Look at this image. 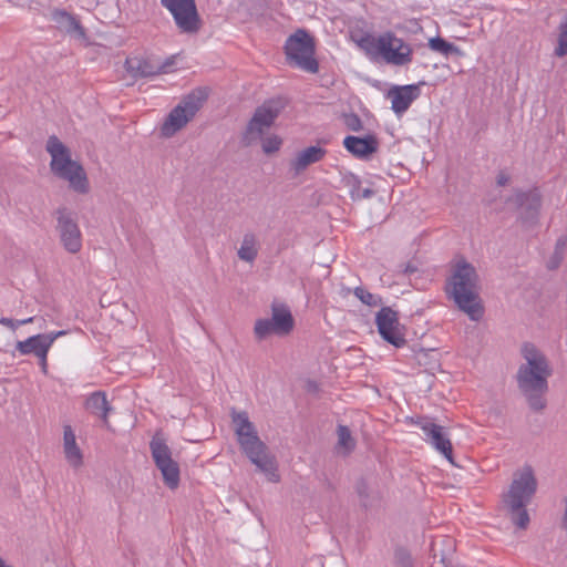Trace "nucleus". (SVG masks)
<instances>
[{
    "label": "nucleus",
    "instance_id": "f257e3e1",
    "mask_svg": "<svg viewBox=\"0 0 567 567\" xmlns=\"http://www.w3.org/2000/svg\"><path fill=\"white\" fill-rule=\"evenodd\" d=\"M520 352L524 363L516 373L518 389L532 410L543 411L547 404L545 396L553 370L546 355L535 344L524 343Z\"/></svg>",
    "mask_w": 567,
    "mask_h": 567
},
{
    "label": "nucleus",
    "instance_id": "f03ea898",
    "mask_svg": "<svg viewBox=\"0 0 567 567\" xmlns=\"http://www.w3.org/2000/svg\"><path fill=\"white\" fill-rule=\"evenodd\" d=\"M234 431L241 452L271 483H278V463L276 456L270 453L268 446L260 440L254 423L246 411L230 412Z\"/></svg>",
    "mask_w": 567,
    "mask_h": 567
},
{
    "label": "nucleus",
    "instance_id": "7ed1b4c3",
    "mask_svg": "<svg viewBox=\"0 0 567 567\" xmlns=\"http://www.w3.org/2000/svg\"><path fill=\"white\" fill-rule=\"evenodd\" d=\"M446 293L470 319L478 321L484 313L480 300V277L475 267L465 259L457 260L446 281Z\"/></svg>",
    "mask_w": 567,
    "mask_h": 567
},
{
    "label": "nucleus",
    "instance_id": "20e7f679",
    "mask_svg": "<svg viewBox=\"0 0 567 567\" xmlns=\"http://www.w3.org/2000/svg\"><path fill=\"white\" fill-rule=\"evenodd\" d=\"M45 151L51 156L50 169L53 175L68 182L74 192L86 194L90 189L86 173L78 161L72 159L70 148L52 135L47 141Z\"/></svg>",
    "mask_w": 567,
    "mask_h": 567
},
{
    "label": "nucleus",
    "instance_id": "39448f33",
    "mask_svg": "<svg viewBox=\"0 0 567 567\" xmlns=\"http://www.w3.org/2000/svg\"><path fill=\"white\" fill-rule=\"evenodd\" d=\"M537 491V480L530 465H524L513 475L508 492L504 495V503L512 514V522L519 528L529 524L526 506L530 503Z\"/></svg>",
    "mask_w": 567,
    "mask_h": 567
},
{
    "label": "nucleus",
    "instance_id": "423d86ee",
    "mask_svg": "<svg viewBox=\"0 0 567 567\" xmlns=\"http://www.w3.org/2000/svg\"><path fill=\"white\" fill-rule=\"evenodd\" d=\"M359 45L372 59L380 60L389 65L404 66L412 62L413 50L411 45L391 31L379 35H364L360 39Z\"/></svg>",
    "mask_w": 567,
    "mask_h": 567
},
{
    "label": "nucleus",
    "instance_id": "0eeeda50",
    "mask_svg": "<svg viewBox=\"0 0 567 567\" xmlns=\"http://www.w3.org/2000/svg\"><path fill=\"white\" fill-rule=\"evenodd\" d=\"M285 53L290 65L309 73H317L319 64L315 59V42L302 29L291 34L285 43Z\"/></svg>",
    "mask_w": 567,
    "mask_h": 567
},
{
    "label": "nucleus",
    "instance_id": "6e6552de",
    "mask_svg": "<svg viewBox=\"0 0 567 567\" xmlns=\"http://www.w3.org/2000/svg\"><path fill=\"white\" fill-rule=\"evenodd\" d=\"M205 95L198 91L185 96L166 116L161 125V135L172 137L189 123L203 106Z\"/></svg>",
    "mask_w": 567,
    "mask_h": 567
},
{
    "label": "nucleus",
    "instance_id": "1a4fd4ad",
    "mask_svg": "<svg viewBox=\"0 0 567 567\" xmlns=\"http://www.w3.org/2000/svg\"><path fill=\"white\" fill-rule=\"evenodd\" d=\"M150 450L166 486L172 489L176 488L179 484V466L178 463L173 460L172 451L161 433H156L152 437Z\"/></svg>",
    "mask_w": 567,
    "mask_h": 567
},
{
    "label": "nucleus",
    "instance_id": "9d476101",
    "mask_svg": "<svg viewBox=\"0 0 567 567\" xmlns=\"http://www.w3.org/2000/svg\"><path fill=\"white\" fill-rule=\"evenodd\" d=\"M177 55L165 60L155 56H130L125 61V69L133 78H152L167 74L175 70Z\"/></svg>",
    "mask_w": 567,
    "mask_h": 567
},
{
    "label": "nucleus",
    "instance_id": "9b49d317",
    "mask_svg": "<svg viewBox=\"0 0 567 567\" xmlns=\"http://www.w3.org/2000/svg\"><path fill=\"white\" fill-rule=\"evenodd\" d=\"M292 328L293 318L289 308L284 305H274L271 318L257 320L254 332L257 339L264 340L271 334L286 336Z\"/></svg>",
    "mask_w": 567,
    "mask_h": 567
},
{
    "label": "nucleus",
    "instance_id": "f8f14e48",
    "mask_svg": "<svg viewBox=\"0 0 567 567\" xmlns=\"http://www.w3.org/2000/svg\"><path fill=\"white\" fill-rule=\"evenodd\" d=\"M282 105L280 101L269 100L256 109L251 120L249 121L244 138L250 144L260 140L265 132L270 128L275 120L278 117Z\"/></svg>",
    "mask_w": 567,
    "mask_h": 567
},
{
    "label": "nucleus",
    "instance_id": "ddd939ff",
    "mask_svg": "<svg viewBox=\"0 0 567 567\" xmlns=\"http://www.w3.org/2000/svg\"><path fill=\"white\" fill-rule=\"evenodd\" d=\"M282 105L280 101L269 100L256 109L251 120L249 121L244 138L250 144L260 140L265 132L270 128L275 120L278 117Z\"/></svg>",
    "mask_w": 567,
    "mask_h": 567
},
{
    "label": "nucleus",
    "instance_id": "4468645a",
    "mask_svg": "<svg viewBox=\"0 0 567 567\" xmlns=\"http://www.w3.org/2000/svg\"><path fill=\"white\" fill-rule=\"evenodd\" d=\"M183 33H195L200 28L195 0H161Z\"/></svg>",
    "mask_w": 567,
    "mask_h": 567
},
{
    "label": "nucleus",
    "instance_id": "2eb2a0df",
    "mask_svg": "<svg viewBox=\"0 0 567 567\" xmlns=\"http://www.w3.org/2000/svg\"><path fill=\"white\" fill-rule=\"evenodd\" d=\"M56 230L63 248L70 254L82 249V233L76 219L65 208L58 210Z\"/></svg>",
    "mask_w": 567,
    "mask_h": 567
},
{
    "label": "nucleus",
    "instance_id": "dca6fc26",
    "mask_svg": "<svg viewBox=\"0 0 567 567\" xmlns=\"http://www.w3.org/2000/svg\"><path fill=\"white\" fill-rule=\"evenodd\" d=\"M415 424L423 431L425 442L452 463L453 449L445 427L429 417H419Z\"/></svg>",
    "mask_w": 567,
    "mask_h": 567
},
{
    "label": "nucleus",
    "instance_id": "f3484780",
    "mask_svg": "<svg viewBox=\"0 0 567 567\" xmlns=\"http://www.w3.org/2000/svg\"><path fill=\"white\" fill-rule=\"evenodd\" d=\"M66 334V331L60 330L54 331L50 333H40L32 337H29L28 339L23 341H18L16 349L20 352L22 355H28L33 353L37 355L40 361L43 371L47 370V357L50 348L52 347L53 342L59 338Z\"/></svg>",
    "mask_w": 567,
    "mask_h": 567
},
{
    "label": "nucleus",
    "instance_id": "a211bd4d",
    "mask_svg": "<svg viewBox=\"0 0 567 567\" xmlns=\"http://www.w3.org/2000/svg\"><path fill=\"white\" fill-rule=\"evenodd\" d=\"M375 323L380 336L395 348L405 346L406 340L400 329L398 313L390 307H382L377 316Z\"/></svg>",
    "mask_w": 567,
    "mask_h": 567
},
{
    "label": "nucleus",
    "instance_id": "6ab92c4d",
    "mask_svg": "<svg viewBox=\"0 0 567 567\" xmlns=\"http://www.w3.org/2000/svg\"><path fill=\"white\" fill-rule=\"evenodd\" d=\"M343 146L354 157L367 159L378 151L379 142L374 135H365L364 137L348 135L343 140Z\"/></svg>",
    "mask_w": 567,
    "mask_h": 567
},
{
    "label": "nucleus",
    "instance_id": "aec40b11",
    "mask_svg": "<svg viewBox=\"0 0 567 567\" xmlns=\"http://www.w3.org/2000/svg\"><path fill=\"white\" fill-rule=\"evenodd\" d=\"M420 86L410 84L394 87L389 92L392 103V110L396 115H401L408 111L411 104L420 96Z\"/></svg>",
    "mask_w": 567,
    "mask_h": 567
},
{
    "label": "nucleus",
    "instance_id": "412c9836",
    "mask_svg": "<svg viewBox=\"0 0 567 567\" xmlns=\"http://www.w3.org/2000/svg\"><path fill=\"white\" fill-rule=\"evenodd\" d=\"M516 203L519 208L520 217L525 221H534L540 208V193L537 188L516 194Z\"/></svg>",
    "mask_w": 567,
    "mask_h": 567
},
{
    "label": "nucleus",
    "instance_id": "4be33fe9",
    "mask_svg": "<svg viewBox=\"0 0 567 567\" xmlns=\"http://www.w3.org/2000/svg\"><path fill=\"white\" fill-rule=\"evenodd\" d=\"M52 20L68 34L79 40L86 41V32L75 16L65 10H54L52 12Z\"/></svg>",
    "mask_w": 567,
    "mask_h": 567
},
{
    "label": "nucleus",
    "instance_id": "5701e85b",
    "mask_svg": "<svg viewBox=\"0 0 567 567\" xmlns=\"http://www.w3.org/2000/svg\"><path fill=\"white\" fill-rule=\"evenodd\" d=\"M63 453L66 462L73 468H80L83 465V453L76 443V436L70 425L63 427Z\"/></svg>",
    "mask_w": 567,
    "mask_h": 567
},
{
    "label": "nucleus",
    "instance_id": "b1692460",
    "mask_svg": "<svg viewBox=\"0 0 567 567\" xmlns=\"http://www.w3.org/2000/svg\"><path fill=\"white\" fill-rule=\"evenodd\" d=\"M327 151L318 145L309 146L297 154L291 162V167L299 174L303 172L309 165L315 164L323 159Z\"/></svg>",
    "mask_w": 567,
    "mask_h": 567
},
{
    "label": "nucleus",
    "instance_id": "393cba45",
    "mask_svg": "<svg viewBox=\"0 0 567 567\" xmlns=\"http://www.w3.org/2000/svg\"><path fill=\"white\" fill-rule=\"evenodd\" d=\"M260 244L256 234L246 233L243 236L240 246L237 250V256L240 260L254 264L259 252Z\"/></svg>",
    "mask_w": 567,
    "mask_h": 567
},
{
    "label": "nucleus",
    "instance_id": "a878e982",
    "mask_svg": "<svg viewBox=\"0 0 567 567\" xmlns=\"http://www.w3.org/2000/svg\"><path fill=\"white\" fill-rule=\"evenodd\" d=\"M86 409L92 414L100 416L104 424L109 423L107 417L111 411V406L104 392L97 391L92 393L86 400Z\"/></svg>",
    "mask_w": 567,
    "mask_h": 567
},
{
    "label": "nucleus",
    "instance_id": "bb28decb",
    "mask_svg": "<svg viewBox=\"0 0 567 567\" xmlns=\"http://www.w3.org/2000/svg\"><path fill=\"white\" fill-rule=\"evenodd\" d=\"M338 442L336 445L337 452L342 455H348L355 447V440L352 437L350 430L346 425H339L337 430Z\"/></svg>",
    "mask_w": 567,
    "mask_h": 567
},
{
    "label": "nucleus",
    "instance_id": "cd10ccee",
    "mask_svg": "<svg viewBox=\"0 0 567 567\" xmlns=\"http://www.w3.org/2000/svg\"><path fill=\"white\" fill-rule=\"evenodd\" d=\"M429 48L435 52L442 53L445 56L450 54L457 53L458 49L451 42L445 41L444 39L436 37L432 38L429 41Z\"/></svg>",
    "mask_w": 567,
    "mask_h": 567
},
{
    "label": "nucleus",
    "instance_id": "c85d7f7f",
    "mask_svg": "<svg viewBox=\"0 0 567 567\" xmlns=\"http://www.w3.org/2000/svg\"><path fill=\"white\" fill-rule=\"evenodd\" d=\"M353 293L362 303L370 307H377L382 301L379 296L371 293L363 287L354 288Z\"/></svg>",
    "mask_w": 567,
    "mask_h": 567
},
{
    "label": "nucleus",
    "instance_id": "c756f323",
    "mask_svg": "<svg viewBox=\"0 0 567 567\" xmlns=\"http://www.w3.org/2000/svg\"><path fill=\"white\" fill-rule=\"evenodd\" d=\"M555 54L559 58L567 54V19L559 25L558 45L555 49Z\"/></svg>",
    "mask_w": 567,
    "mask_h": 567
},
{
    "label": "nucleus",
    "instance_id": "7c9ffc66",
    "mask_svg": "<svg viewBox=\"0 0 567 567\" xmlns=\"http://www.w3.org/2000/svg\"><path fill=\"white\" fill-rule=\"evenodd\" d=\"M282 140L278 135H269L262 138L261 147L264 153L272 154L280 150Z\"/></svg>",
    "mask_w": 567,
    "mask_h": 567
},
{
    "label": "nucleus",
    "instance_id": "2f4dec72",
    "mask_svg": "<svg viewBox=\"0 0 567 567\" xmlns=\"http://www.w3.org/2000/svg\"><path fill=\"white\" fill-rule=\"evenodd\" d=\"M347 186L349 187V193L351 198L353 199V193H360L361 188V181L358 176L351 174L348 177H346Z\"/></svg>",
    "mask_w": 567,
    "mask_h": 567
},
{
    "label": "nucleus",
    "instance_id": "473e14b6",
    "mask_svg": "<svg viewBox=\"0 0 567 567\" xmlns=\"http://www.w3.org/2000/svg\"><path fill=\"white\" fill-rule=\"evenodd\" d=\"M344 123L351 131L359 132L362 130V122L355 114L346 115Z\"/></svg>",
    "mask_w": 567,
    "mask_h": 567
},
{
    "label": "nucleus",
    "instance_id": "72a5a7b5",
    "mask_svg": "<svg viewBox=\"0 0 567 567\" xmlns=\"http://www.w3.org/2000/svg\"><path fill=\"white\" fill-rule=\"evenodd\" d=\"M563 259H564V255H561L557 251H554L547 261V268L551 269V270L558 268L559 265L561 264Z\"/></svg>",
    "mask_w": 567,
    "mask_h": 567
},
{
    "label": "nucleus",
    "instance_id": "f704fd0d",
    "mask_svg": "<svg viewBox=\"0 0 567 567\" xmlns=\"http://www.w3.org/2000/svg\"><path fill=\"white\" fill-rule=\"evenodd\" d=\"M567 246V236L563 235L556 240L555 250L561 255H565V249Z\"/></svg>",
    "mask_w": 567,
    "mask_h": 567
},
{
    "label": "nucleus",
    "instance_id": "c9c22d12",
    "mask_svg": "<svg viewBox=\"0 0 567 567\" xmlns=\"http://www.w3.org/2000/svg\"><path fill=\"white\" fill-rule=\"evenodd\" d=\"M373 195V190L371 188H360V193H353V199L359 200L363 198H370Z\"/></svg>",
    "mask_w": 567,
    "mask_h": 567
},
{
    "label": "nucleus",
    "instance_id": "e433bc0d",
    "mask_svg": "<svg viewBox=\"0 0 567 567\" xmlns=\"http://www.w3.org/2000/svg\"><path fill=\"white\" fill-rule=\"evenodd\" d=\"M0 324L10 328L11 330H16L18 328L17 320L10 318H0Z\"/></svg>",
    "mask_w": 567,
    "mask_h": 567
},
{
    "label": "nucleus",
    "instance_id": "4c0bfd02",
    "mask_svg": "<svg viewBox=\"0 0 567 567\" xmlns=\"http://www.w3.org/2000/svg\"><path fill=\"white\" fill-rule=\"evenodd\" d=\"M509 182V176L505 173H499L497 175V185L505 186Z\"/></svg>",
    "mask_w": 567,
    "mask_h": 567
},
{
    "label": "nucleus",
    "instance_id": "58836bf2",
    "mask_svg": "<svg viewBox=\"0 0 567 567\" xmlns=\"http://www.w3.org/2000/svg\"><path fill=\"white\" fill-rule=\"evenodd\" d=\"M34 318L33 317H29L27 319H22V320H17L18 322V327L19 326H24V324H28V323H31L33 322Z\"/></svg>",
    "mask_w": 567,
    "mask_h": 567
},
{
    "label": "nucleus",
    "instance_id": "ea45409f",
    "mask_svg": "<svg viewBox=\"0 0 567 567\" xmlns=\"http://www.w3.org/2000/svg\"><path fill=\"white\" fill-rule=\"evenodd\" d=\"M0 567H12V566L8 565V564L2 559V557L0 556Z\"/></svg>",
    "mask_w": 567,
    "mask_h": 567
}]
</instances>
